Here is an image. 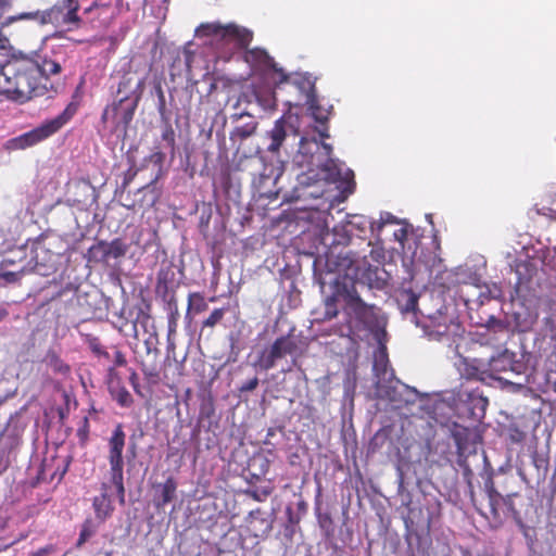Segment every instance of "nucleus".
Returning a JSON list of instances; mask_svg holds the SVG:
<instances>
[{
	"instance_id": "nucleus-1",
	"label": "nucleus",
	"mask_w": 556,
	"mask_h": 556,
	"mask_svg": "<svg viewBox=\"0 0 556 556\" xmlns=\"http://www.w3.org/2000/svg\"><path fill=\"white\" fill-rule=\"evenodd\" d=\"M62 67L56 55L48 53L9 60L0 65V94L18 103L42 97L49 78L60 75Z\"/></svg>"
},
{
	"instance_id": "nucleus-2",
	"label": "nucleus",
	"mask_w": 556,
	"mask_h": 556,
	"mask_svg": "<svg viewBox=\"0 0 556 556\" xmlns=\"http://www.w3.org/2000/svg\"><path fill=\"white\" fill-rule=\"evenodd\" d=\"M197 33L200 37H210L208 43L218 51V59L225 61H228L237 50L247 48L252 40L250 30L233 24H201Z\"/></svg>"
},
{
	"instance_id": "nucleus-3",
	"label": "nucleus",
	"mask_w": 556,
	"mask_h": 556,
	"mask_svg": "<svg viewBox=\"0 0 556 556\" xmlns=\"http://www.w3.org/2000/svg\"><path fill=\"white\" fill-rule=\"evenodd\" d=\"M339 293L342 295L345 303L344 311L346 315L353 317L363 329L375 333L378 343L382 345L387 332L380 323L377 313L378 308L375 305L365 303L361 299L354 285L350 287L344 285L343 288L339 290Z\"/></svg>"
},
{
	"instance_id": "nucleus-4",
	"label": "nucleus",
	"mask_w": 556,
	"mask_h": 556,
	"mask_svg": "<svg viewBox=\"0 0 556 556\" xmlns=\"http://www.w3.org/2000/svg\"><path fill=\"white\" fill-rule=\"evenodd\" d=\"M77 110L78 104L70 102L56 117L46 121L38 127L12 139V147L15 149H26L48 139L67 124L76 114Z\"/></svg>"
},
{
	"instance_id": "nucleus-5",
	"label": "nucleus",
	"mask_w": 556,
	"mask_h": 556,
	"mask_svg": "<svg viewBox=\"0 0 556 556\" xmlns=\"http://www.w3.org/2000/svg\"><path fill=\"white\" fill-rule=\"evenodd\" d=\"M126 445V433L122 424H117L108 440V460L110 464L111 482L115 486L118 501L125 504L124 458L123 451Z\"/></svg>"
},
{
	"instance_id": "nucleus-6",
	"label": "nucleus",
	"mask_w": 556,
	"mask_h": 556,
	"mask_svg": "<svg viewBox=\"0 0 556 556\" xmlns=\"http://www.w3.org/2000/svg\"><path fill=\"white\" fill-rule=\"evenodd\" d=\"M79 4L77 0H62L40 14L43 24L50 23L66 30L78 29L81 18L78 16Z\"/></svg>"
},
{
	"instance_id": "nucleus-7",
	"label": "nucleus",
	"mask_w": 556,
	"mask_h": 556,
	"mask_svg": "<svg viewBox=\"0 0 556 556\" xmlns=\"http://www.w3.org/2000/svg\"><path fill=\"white\" fill-rule=\"evenodd\" d=\"M299 352V344L292 333L278 337L268 349L262 351L257 365L263 370H269L276 366V362L286 355H294Z\"/></svg>"
},
{
	"instance_id": "nucleus-8",
	"label": "nucleus",
	"mask_w": 556,
	"mask_h": 556,
	"mask_svg": "<svg viewBox=\"0 0 556 556\" xmlns=\"http://www.w3.org/2000/svg\"><path fill=\"white\" fill-rule=\"evenodd\" d=\"M490 377L500 381H508L502 374L511 372L520 375L525 371V364L516 359V354L508 350H504L496 356H493L488 363Z\"/></svg>"
},
{
	"instance_id": "nucleus-9",
	"label": "nucleus",
	"mask_w": 556,
	"mask_h": 556,
	"mask_svg": "<svg viewBox=\"0 0 556 556\" xmlns=\"http://www.w3.org/2000/svg\"><path fill=\"white\" fill-rule=\"evenodd\" d=\"M247 61L253 62L256 65L264 67V70L271 71V79L278 88L283 81L289 79V74H287L281 67H278L274 58L263 49L255 48L249 50L247 52Z\"/></svg>"
},
{
	"instance_id": "nucleus-10",
	"label": "nucleus",
	"mask_w": 556,
	"mask_h": 556,
	"mask_svg": "<svg viewBox=\"0 0 556 556\" xmlns=\"http://www.w3.org/2000/svg\"><path fill=\"white\" fill-rule=\"evenodd\" d=\"M327 266L330 270L343 274L345 277H356L359 271L358 257L352 251H341L334 260L332 255H329Z\"/></svg>"
},
{
	"instance_id": "nucleus-11",
	"label": "nucleus",
	"mask_w": 556,
	"mask_h": 556,
	"mask_svg": "<svg viewBox=\"0 0 556 556\" xmlns=\"http://www.w3.org/2000/svg\"><path fill=\"white\" fill-rule=\"evenodd\" d=\"M176 265L173 261L165 260L156 275L155 293L166 294L168 290L177 289L179 283L176 281Z\"/></svg>"
},
{
	"instance_id": "nucleus-12",
	"label": "nucleus",
	"mask_w": 556,
	"mask_h": 556,
	"mask_svg": "<svg viewBox=\"0 0 556 556\" xmlns=\"http://www.w3.org/2000/svg\"><path fill=\"white\" fill-rule=\"evenodd\" d=\"M321 148L326 151L327 155H330L332 152V147L328 143H321ZM320 149V144L316 140H307L302 138L300 141L298 163L301 165H305L308 168L313 166H318L314 161V154Z\"/></svg>"
},
{
	"instance_id": "nucleus-13",
	"label": "nucleus",
	"mask_w": 556,
	"mask_h": 556,
	"mask_svg": "<svg viewBox=\"0 0 556 556\" xmlns=\"http://www.w3.org/2000/svg\"><path fill=\"white\" fill-rule=\"evenodd\" d=\"M287 84L299 90L305 104L317 98L315 83L306 75H289V79L281 85Z\"/></svg>"
},
{
	"instance_id": "nucleus-14",
	"label": "nucleus",
	"mask_w": 556,
	"mask_h": 556,
	"mask_svg": "<svg viewBox=\"0 0 556 556\" xmlns=\"http://www.w3.org/2000/svg\"><path fill=\"white\" fill-rule=\"evenodd\" d=\"M465 402L468 404L470 415L475 418H483L485 415L489 400L478 388L466 393Z\"/></svg>"
},
{
	"instance_id": "nucleus-15",
	"label": "nucleus",
	"mask_w": 556,
	"mask_h": 556,
	"mask_svg": "<svg viewBox=\"0 0 556 556\" xmlns=\"http://www.w3.org/2000/svg\"><path fill=\"white\" fill-rule=\"evenodd\" d=\"M485 490L488 493L492 519L497 525H501L504 509L503 495L495 489L494 483L491 479L485 482Z\"/></svg>"
},
{
	"instance_id": "nucleus-16",
	"label": "nucleus",
	"mask_w": 556,
	"mask_h": 556,
	"mask_svg": "<svg viewBox=\"0 0 556 556\" xmlns=\"http://www.w3.org/2000/svg\"><path fill=\"white\" fill-rule=\"evenodd\" d=\"M308 109L312 113L314 119L320 125L318 128L319 136L321 138H329L327 122L331 114L332 108L325 109L319 104L318 98H315L309 103H307Z\"/></svg>"
},
{
	"instance_id": "nucleus-17",
	"label": "nucleus",
	"mask_w": 556,
	"mask_h": 556,
	"mask_svg": "<svg viewBox=\"0 0 556 556\" xmlns=\"http://www.w3.org/2000/svg\"><path fill=\"white\" fill-rule=\"evenodd\" d=\"M160 495L154 500L156 508H163L176 497L177 482L174 477L169 476L164 483L157 484Z\"/></svg>"
},
{
	"instance_id": "nucleus-18",
	"label": "nucleus",
	"mask_w": 556,
	"mask_h": 556,
	"mask_svg": "<svg viewBox=\"0 0 556 556\" xmlns=\"http://www.w3.org/2000/svg\"><path fill=\"white\" fill-rule=\"evenodd\" d=\"M451 435L456 444L458 455L465 454L469 448L470 429L454 422L451 427Z\"/></svg>"
},
{
	"instance_id": "nucleus-19",
	"label": "nucleus",
	"mask_w": 556,
	"mask_h": 556,
	"mask_svg": "<svg viewBox=\"0 0 556 556\" xmlns=\"http://www.w3.org/2000/svg\"><path fill=\"white\" fill-rule=\"evenodd\" d=\"M253 96L257 104L264 111H274L277 106V99L275 91L269 87H254Z\"/></svg>"
},
{
	"instance_id": "nucleus-20",
	"label": "nucleus",
	"mask_w": 556,
	"mask_h": 556,
	"mask_svg": "<svg viewBox=\"0 0 556 556\" xmlns=\"http://www.w3.org/2000/svg\"><path fill=\"white\" fill-rule=\"evenodd\" d=\"M267 135L271 140L267 150L271 153L278 152L287 137L286 123L283 118L277 119L274 127L267 132Z\"/></svg>"
},
{
	"instance_id": "nucleus-21",
	"label": "nucleus",
	"mask_w": 556,
	"mask_h": 556,
	"mask_svg": "<svg viewBox=\"0 0 556 556\" xmlns=\"http://www.w3.org/2000/svg\"><path fill=\"white\" fill-rule=\"evenodd\" d=\"M320 496H321V488L318 486L317 495L315 498V514L317 518V522L320 527V529L324 531L325 535L327 538H330L333 535L334 532V526H333V519L330 515V513H323L320 510Z\"/></svg>"
},
{
	"instance_id": "nucleus-22",
	"label": "nucleus",
	"mask_w": 556,
	"mask_h": 556,
	"mask_svg": "<svg viewBox=\"0 0 556 556\" xmlns=\"http://www.w3.org/2000/svg\"><path fill=\"white\" fill-rule=\"evenodd\" d=\"M43 361L56 375L68 376L71 374V366L65 363L54 350H49Z\"/></svg>"
},
{
	"instance_id": "nucleus-23",
	"label": "nucleus",
	"mask_w": 556,
	"mask_h": 556,
	"mask_svg": "<svg viewBox=\"0 0 556 556\" xmlns=\"http://www.w3.org/2000/svg\"><path fill=\"white\" fill-rule=\"evenodd\" d=\"M92 507L96 518L99 519L100 522H103L105 519H108L114 510L109 495L96 496L92 502Z\"/></svg>"
},
{
	"instance_id": "nucleus-24",
	"label": "nucleus",
	"mask_w": 556,
	"mask_h": 556,
	"mask_svg": "<svg viewBox=\"0 0 556 556\" xmlns=\"http://www.w3.org/2000/svg\"><path fill=\"white\" fill-rule=\"evenodd\" d=\"M207 309V302L201 292H190L188 294V304L186 318H191V314L198 315Z\"/></svg>"
},
{
	"instance_id": "nucleus-25",
	"label": "nucleus",
	"mask_w": 556,
	"mask_h": 556,
	"mask_svg": "<svg viewBox=\"0 0 556 556\" xmlns=\"http://www.w3.org/2000/svg\"><path fill=\"white\" fill-rule=\"evenodd\" d=\"M536 265L530 260L519 261L516 264V274L520 283L529 282L536 275Z\"/></svg>"
},
{
	"instance_id": "nucleus-26",
	"label": "nucleus",
	"mask_w": 556,
	"mask_h": 556,
	"mask_svg": "<svg viewBox=\"0 0 556 556\" xmlns=\"http://www.w3.org/2000/svg\"><path fill=\"white\" fill-rule=\"evenodd\" d=\"M109 392L112 399L122 407H130L134 403V399L126 387L122 384H115L109 388Z\"/></svg>"
},
{
	"instance_id": "nucleus-27",
	"label": "nucleus",
	"mask_w": 556,
	"mask_h": 556,
	"mask_svg": "<svg viewBox=\"0 0 556 556\" xmlns=\"http://www.w3.org/2000/svg\"><path fill=\"white\" fill-rule=\"evenodd\" d=\"M517 496H519L518 493H509L506 496H503V516H511L521 528H525L520 511L514 504V498Z\"/></svg>"
},
{
	"instance_id": "nucleus-28",
	"label": "nucleus",
	"mask_w": 556,
	"mask_h": 556,
	"mask_svg": "<svg viewBox=\"0 0 556 556\" xmlns=\"http://www.w3.org/2000/svg\"><path fill=\"white\" fill-rule=\"evenodd\" d=\"M136 106L137 99L132 102L126 101L123 103L119 109L118 117L115 121L116 126L123 125L124 127H127L134 118Z\"/></svg>"
},
{
	"instance_id": "nucleus-29",
	"label": "nucleus",
	"mask_w": 556,
	"mask_h": 556,
	"mask_svg": "<svg viewBox=\"0 0 556 556\" xmlns=\"http://www.w3.org/2000/svg\"><path fill=\"white\" fill-rule=\"evenodd\" d=\"M127 101V96L121 97L118 101L113 102L111 105H108L101 115L102 123H108L109 121H112L115 123V121L118 117L119 109L122 108L123 103Z\"/></svg>"
},
{
	"instance_id": "nucleus-30",
	"label": "nucleus",
	"mask_w": 556,
	"mask_h": 556,
	"mask_svg": "<svg viewBox=\"0 0 556 556\" xmlns=\"http://www.w3.org/2000/svg\"><path fill=\"white\" fill-rule=\"evenodd\" d=\"M85 343L88 345L89 350L97 357H103L105 359H110V354L102 345L100 339L92 334L85 336Z\"/></svg>"
},
{
	"instance_id": "nucleus-31",
	"label": "nucleus",
	"mask_w": 556,
	"mask_h": 556,
	"mask_svg": "<svg viewBox=\"0 0 556 556\" xmlns=\"http://www.w3.org/2000/svg\"><path fill=\"white\" fill-rule=\"evenodd\" d=\"M161 138L166 143V147L170 149V152L174 155L176 151V134L172 124L166 117H164V126L162 129Z\"/></svg>"
},
{
	"instance_id": "nucleus-32",
	"label": "nucleus",
	"mask_w": 556,
	"mask_h": 556,
	"mask_svg": "<svg viewBox=\"0 0 556 556\" xmlns=\"http://www.w3.org/2000/svg\"><path fill=\"white\" fill-rule=\"evenodd\" d=\"M127 244L119 238L112 240L110 243L106 242L108 258H119L127 253Z\"/></svg>"
},
{
	"instance_id": "nucleus-33",
	"label": "nucleus",
	"mask_w": 556,
	"mask_h": 556,
	"mask_svg": "<svg viewBox=\"0 0 556 556\" xmlns=\"http://www.w3.org/2000/svg\"><path fill=\"white\" fill-rule=\"evenodd\" d=\"M89 260L94 262L108 261L106 242L99 241L88 249Z\"/></svg>"
},
{
	"instance_id": "nucleus-34",
	"label": "nucleus",
	"mask_w": 556,
	"mask_h": 556,
	"mask_svg": "<svg viewBox=\"0 0 556 556\" xmlns=\"http://www.w3.org/2000/svg\"><path fill=\"white\" fill-rule=\"evenodd\" d=\"M226 308L219 307L214 308L211 314L202 321L201 330L203 331L205 328L213 329L216 325H218L225 317Z\"/></svg>"
},
{
	"instance_id": "nucleus-35",
	"label": "nucleus",
	"mask_w": 556,
	"mask_h": 556,
	"mask_svg": "<svg viewBox=\"0 0 556 556\" xmlns=\"http://www.w3.org/2000/svg\"><path fill=\"white\" fill-rule=\"evenodd\" d=\"M97 532V526L91 519H86L81 525L79 538L77 540V546L80 547L85 544L94 533Z\"/></svg>"
},
{
	"instance_id": "nucleus-36",
	"label": "nucleus",
	"mask_w": 556,
	"mask_h": 556,
	"mask_svg": "<svg viewBox=\"0 0 556 556\" xmlns=\"http://www.w3.org/2000/svg\"><path fill=\"white\" fill-rule=\"evenodd\" d=\"M256 128V123H250L244 126L236 127L231 132V139L237 138L239 140H245L255 132Z\"/></svg>"
},
{
	"instance_id": "nucleus-37",
	"label": "nucleus",
	"mask_w": 556,
	"mask_h": 556,
	"mask_svg": "<svg viewBox=\"0 0 556 556\" xmlns=\"http://www.w3.org/2000/svg\"><path fill=\"white\" fill-rule=\"evenodd\" d=\"M338 314H339V309L337 306L336 295H330V296L326 298L324 319L331 320V319L336 318L338 316Z\"/></svg>"
},
{
	"instance_id": "nucleus-38",
	"label": "nucleus",
	"mask_w": 556,
	"mask_h": 556,
	"mask_svg": "<svg viewBox=\"0 0 556 556\" xmlns=\"http://www.w3.org/2000/svg\"><path fill=\"white\" fill-rule=\"evenodd\" d=\"M131 91L132 77L129 74H124L118 83L117 94H119L121 97L127 96V101H129Z\"/></svg>"
},
{
	"instance_id": "nucleus-39",
	"label": "nucleus",
	"mask_w": 556,
	"mask_h": 556,
	"mask_svg": "<svg viewBox=\"0 0 556 556\" xmlns=\"http://www.w3.org/2000/svg\"><path fill=\"white\" fill-rule=\"evenodd\" d=\"M176 290L177 289L168 290V292L166 294L156 293V295L159 298H161L168 305L169 311H174V315H179Z\"/></svg>"
},
{
	"instance_id": "nucleus-40",
	"label": "nucleus",
	"mask_w": 556,
	"mask_h": 556,
	"mask_svg": "<svg viewBox=\"0 0 556 556\" xmlns=\"http://www.w3.org/2000/svg\"><path fill=\"white\" fill-rule=\"evenodd\" d=\"M23 270H8L4 267V263L0 266V278L5 282L13 283L21 279Z\"/></svg>"
},
{
	"instance_id": "nucleus-41",
	"label": "nucleus",
	"mask_w": 556,
	"mask_h": 556,
	"mask_svg": "<svg viewBox=\"0 0 556 556\" xmlns=\"http://www.w3.org/2000/svg\"><path fill=\"white\" fill-rule=\"evenodd\" d=\"M508 440L510 443L520 444L526 440V432L520 430L517 426H510L507 430Z\"/></svg>"
},
{
	"instance_id": "nucleus-42",
	"label": "nucleus",
	"mask_w": 556,
	"mask_h": 556,
	"mask_svg": "<svg viewBox=\"0 0 556 556\" xmlns=\"http://www.w3.org/2000/svg\"><path fill=\"white\" fill-rule=\"evenodd\" d=\"M141 370L149 382L157 383L160 380V372L155 366H150L144 363L141 364Z\"/></svg>"
},
{
	"instance_id": "nucleus-43",
	"label": "nucleus",
	"mask_w": 556,
	"mask_h": 556,
	"mask_svg": "<svg viewBox=\"0 0 556 556\" xmlns=\"http://www.w3.org/2000/svg\"><path fill=\"white\" fill-rule=\"evenodd\" d=\"M406 302L404 305V309L406 312H415L418 304V296L413 291L406 292Z\"/></svg>"
},
{
	"instance_id": "nucleus-44",
	"label": "nucleus",
	"mask_w": 556,
	"mask_h": 556,
	"mask_svg": "<svg viewBox=\"0 0 556 556\" xmlns=\"http://www.w3.org/2000/svg\"><path fill=\"white\" fill-rule=\"evenodd\" d=\"M156 94H157V111H159L160 115L164 118L165 114H166V100H165L164 91L160 85L156 87Z\"/></svg>"
},
{
	"instance_id": "nucleus-45",
	"label": "nucleus",
	"mask_w": 556,
	"mask_h": 556,
	"mask_svg": "<svg viewBox=\"0 0 556 556\" xmlns=\"http://www.w3.org/2000/svg\"><path fill=\"white\" fill-rule=\"evenodd\" d=\"M106 383H108V389L110 387H114L115 384H122L123 383L122 378L119 377V375H118V372H117L115 367H110L108 369Z\"/></svg>"
},
{
	"instance_id": "nucleus-46",
	"label": "nucleus",
	"mask_w": 556,
	"mask_h": 556,
	"mask_svg": "<svg viewBox=\"0 0 556 556\" xmlns=\"http://www.w3.org/2000/svg\"><path fill=\"white\" fill-rule=\"evenodd\" d=\"M258 386V378L257 377H254L248 381H245L240 388H239V391L240 393H245V392H251L253 390H255Z\"/></svg>"
},
{
	"instance_id": "nucleus-47",
	"label": "nucleus",
	"mask_w": 556,
	"mask_h": 556,
	"mask_svg": "<svg viewBox=\"0 0 556 556\" xmlns=\"http://www.w3.org/2000/svg\"><path fill=\"white\" fill-rule=\"evenodd\" d=\"M113 364L114 365L112 367H115V368L123 367V366L127 365V359H126L125 354L118 349H115Z\"/></svg>"
},
{
	"instance_id": "nucleus-48",
	"label": "nucleus",
	"mask_w": 556,
	"mask_h": 556,
	"mask_svg": "<svg viewBox=\"0 0 556 556\" xmlns=\"http://www.w3.org/2000/svg\"><path fill=\"white\" fill-rule=\"evenodd\" d=\"M155 341L156 339L155 338H148L146 341H144V345H146V349H147V353L150 355V354H153L154 357H156L160 353L159 349L155 346Z\"/></svg>"
},
{
	"instance_id": "nucleus-49",
	"label": "nucleus",
	"mask_w": 556,
	"mask_h": 556,
	"mask_svg": "<svg viewBox=\"0 0 556 556\" xmlns=\"http://www.w3.org/2000/svg\"><path fill=\"white\" fill-rule=\"evenodd\" d=\"M56 551L53 544L46 545L45 547L39 548L38 551L31 553V556H50L54 554Z\"/></svg>"
},
{
	"instance_id": "nucleus-50",
	"label": "nucleus",
	"mask_w": 556,
	"mask_h": 556,
	"mask_svg": "<svg viewBox=\"0 0 556 556\" xmlns=\"http://www.w3.org/2000/svg\"><path fill=\"white\" fill-rule=\"evenodd\" d=\"M178 317L179 315H174V311H170L168 317V334L176 332Z\"/></svg>"
},
{
	"instance_id": "nucleus-51",
	"label": "nucleus",
	"mask_w": 556,
	"mask_h": 556,
	"mask_svg": "<svg viewBox=\"0 0 556 556\" xmlns=\"http://www.w3.org/2000/svg\"><path fill=\"white\" fill-rule=\"evenodd\" d=\"M84 84H85V80H84V78H81L80 83L78 84V86L76 87V89L73 93L71 102H75L79 105L81 96H83L81 89H83Z\"/></svg>"
},
{
	"instance_id": "nucleus-52",
	"label": "nucleus",
	"mask_w": 556,
	"mask_h": 556,
	"mask_svg": "<svg viewBox=\"0 0 556 556\" xmlns=\"http://www.w3.org/2000/svg\"><path fill=\"white\" fill-rule=\"evenodd\" d=\"M150 160L153 164L162 166V164L165 161V153H163L162 151H155L154 153L151 154Z\"/></svg>"
},
{
	"instance_id": "nucleus-53",
	"label": "nucleus",
	"mask_w": 556,
	"mask_h": 556,
	"mask_svg": "<svg viewBox=\"0 0 556 556\" xmlns=\"http://www.w3.org/2000/svg\"><path fill=\"white\" fill-rule=\"evenodd\" d=\"M83 427L78 429V437L81 439V440H86L87 437H88V432H89V420H88V417H84L83 419Z\"/></svg>"
},
{
	"instance_id": "nucleus-54",
	"label": "nucleus",
	"mask_w": 556,
	"mask_h": 556,
	"mask_svg": "<svg viewBox=\"0 0 556 556\" xmlns=\"http://www.w3.org/2000/svg\"><path fill=\"white\" fill-rule=\"evenodd\" d=\"M408 231L405 227H402L394 231V238L396 241H399L402 245L404 244V241L407 239Z\"/></svg>"
},
{
	"instance_id": "nucleus-55",
	"label": "nucleus",
	"mask_w": 556,
	"mask_h": 556,
	"mask_svg": "<svg viewBox=\"0 0 556 556\" xmlns=\"http://www.w3.org/2000/svg\"><path fill=\"white\" fill-rule=\"evenodd\" d=\"M129 382L132 386L135 392L140 394L139 378H138V375H137V372L135 370H131V372H130Z\"/></svg>"
},
{
	"instance_id": "nucleus-56",
	"label": "nucleus",
	"mask_w": 556,
	"mask_h": 556,
	"mask_svg": "<svg viewBox=\"0 0 556 556\" xmlns=\"http://www.w3.org/2000/svg\"><path fill=\"white\" fill-rule=\"evenodd\" d=\"M548 241L554 243V250L556 252V220L549 226Z\"/></svg>"
},
{
	"instance_id": "nucleus-57",
	"label": "nucleus",
	"mask_w": 556,
	"mask_h": 556,
	"mask_svg": "<svg viewBox=\"0 0 556 556\" xmlns=\"http://www.w3.org/2000/svg\"><path fill=\"white\" fill-rule=\"evenodd\" d=\"M270 494V490H263L262 494L257 493L256 491H253L251 493V496L253 500L257 502H262L264 497H267Z\"/></svg>"
},
{
	"instance_id": "nucleus-58",
	"label": "nucleus",
	"mask_w": 556,
	"mask_h": 556,
	"mask_svg": "<svg viewBox=\"0 0 556 556\" xmlns=\"http://www.w3.org/2000/svg\"><path fill=\"white\" fill-rule=\"evenodd\" d=\"M386 223H392V224H396L397 223V219L395 216H393L392 214L388 213L387 214V218L383 219L381 222V224L379 225V229L386 224Z\"/></svg>"
},
{
	"instance_id": "nucleus-59",
	"label": "nucleus",
	"mask_w": 556,
	"mask_h": 556,
	"mask_svg": "<svg viewBox=\"0 0 556 556\" xmlns=\"http://www.w3.org/2000/svg\"><path fill=\"white\" fill-rule=\"evenodd\" d=\"M110 489V485L106 482H103L101 484V494L100 495H109L108 491Z\"/></svg>"
},
{
	"instance_id": "nucleus-60",
	"label": "nucleus",
	"mask_w": 556,
	"mask_h": 556,
	"mask_svg": "<svg viewBox=\"0 0 556 556\" xmlns=\"http://www.w3.org/2000/svg\"><path fill=\"white\" fill-rule=\"evenodd\" d=\"M472 369H473L475 371H478V368H472ZM467 371H468V375H469L470 377H476V378H478V379H480V380H482V379H483L482 377H479V376L477 375V372L470 371L469 369H467Z\"/></svg>"
},
{
	"instance_id": "nucleus-61",
	"label": "nucleus",
	"mask_w": 556,
	"mask_h": 556,
	"mask_svg": "<svg viewBox=\"0 0 556 556\" xmlns=\"http://www.w3.org/2000/svg\"><path fill=\"white\" fill-rule=\"evenodd\" d=\"M38 15H39V13H35V14L26 13V14H22L21 18H29V17L38 16Z\"/></svg>"
},
{
	"instance_id": "nucleus-62",
	"label": "nucleus",
	"mask_w": 556,
	"mask_h": 556,
	"mask_svg": "<svg viewBox=\"0 0 556 556\" xmlns=\"http://www.w3.org/2000/svg\"><path fill=\"white\" fill-rule=\"evenodd\" d=\"M8 316V312L4 308H0V320Z\"/></svg>"
},
{
	"instance_id": "nucleus-63",
	"label": "nucleus",
	"mask_w": 556,
	"mask_h": 556,
	"mask_svg": "<svg viewBox=\"0 0 556 556\" xmlns=\"http://www.w3.org/2000/svg\"><path fill=\"white\" fill-rule=\"evenodd\" d=\"M243 115H249V114H248V113L235 114V115H232V118H233V119H239V118H241Z\"/></svg>"
},
{
	"instance_id": "nucleus-64",
	"label": "nucleus",
	"mask_w": 556,
	"mask_h": 556,
	"mask_svg": "<svg viewBox=\"0 0 556 556\" xmlns=\"http://www.w3.org/2000/svg\"><path fill=\"white\" fill-rule=\"evenodd\" d=\"M68 464H70V463H68V462H66V465H65V467L63 468V470H62V472H61V475H60V478H62V477L65 475V472L67 471Z\"/></svg>"
}]
</instances>
